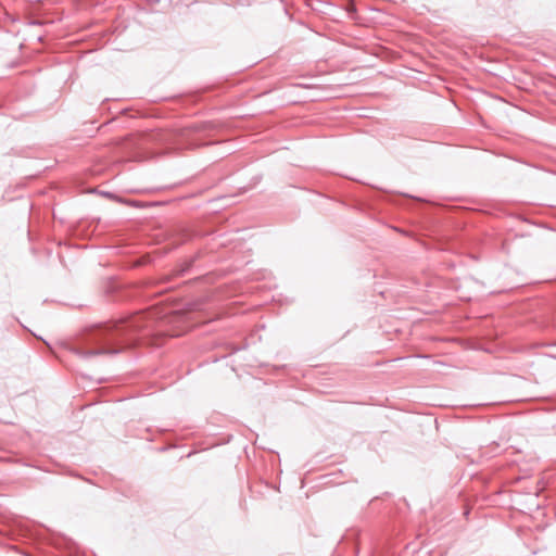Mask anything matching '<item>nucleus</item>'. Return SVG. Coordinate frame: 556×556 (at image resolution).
<instances>
[{"mask_svg": "<svg viewBox=\"0 0 556 556\" xmlns=\"http://www.w3.org/2000/svg\"><path fill=\"white\" fill-rule=\"evenodd\" d=\"M137 327V319L134 318L129 321H119L114 325L105 326L99 329L90 341L96 346L88 348L86 350H79L78 354L83 357L103 355V354H115L119 352L118 349H111L110 344L117 341L118 337L124 334L128 328Z\"/></svg>", "mask_w": 556, "mask_h": 556, "instance_id": "obj_1", "label": "nucleus"}]
</instances>
